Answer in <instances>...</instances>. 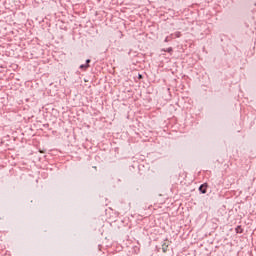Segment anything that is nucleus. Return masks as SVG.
<instances>
[{
    "label": "nucleus",
    "instance_id": "nucleus-1",
    "mask_svg": "<svg viewBox=\"0 0 256 256\" xmlns=\"http://www.w3.org/2000/svg\"><path fill=\"white\" fill-rule=\"evenodd\" d=\"M199 191H201V193H203V194L207 193V184H202L199 187Z\"/></svg>",
    "mask_w": 256,
    "mask_h": 256
},
{
    "label": "nucleus",
    "instance_id": "nucleus-2",
    "mask_svg": "<svg viewBox=\"0 0 256 256\" xmlns=\"http://www.w3.org/2000/svg\"><path fill=\"white\" fill-rule=\"evenodd\" d=\"M167 249H169V243H167V240L162 244V251L163 253H166Z\"/></svg>",
    "mask_w": 256,
    "mask_h": 256
},
{
    "label": "nucleus",
    "instance_id": "nucleus-3",
    "mask_svg": "<svg viewBox=\"0 0 256 256\" xmlns=\"http://www.w3.org/2000/svg\"><path fill=\"white\" fill-rule=\"evenodd\" d=\"M80 69H84V70H86V69H89V64H82V65H80Z\"/></svg>",
    "mask_w": 256,
    "mask_h": 256
},
{
    "label": "nucleus",
    "instance_id": "nucleus-4",
    "mask_svg": "<svg viewBox=\"0 0 256 256\" xmlns=\"http://www.w3.org/2000/svg\"><path fill=\"white\" fill-rule=\"evenodd\" d=\"M236 233H243V229L241 228V226H237Z\"/></svg>",
    "mask_w": 256,
    "mask_h": 256
},
{
    "label": "nucleus",
    "instance_id": "nucleus-5",
    "mask_svg": "<svg viewBox=\"0 0 256 256\" xmlns=\"http://www.w3.org/2000/svg\"><path fill=\"white\" fill-rule=\"evenodd\" d=\"M166 51L167 53H171L173 51V48H168Z\"/></svg>",
    "mask_w": 256,
    "mask_h": 256
},
{
    "label": "nucleus",
    "instance_id": "nucleus-6",
    "mask_svg": "<svg viewBox=\"0 0 256 256\" xmlns=\"http://www.w3.org/2000/svg\"><path fill=\"white\" fill-rule=\"evenodd\" d=\"M86 63L87 65H89V63H91V60L90 59L86 60Z\"/></svg>",
    "mask_w": 256,
    "mask_h": 256
},
{
    "label": "nucleus",
    "instance_id": "nucleus-7",
    "mask_svg": "<svg viewBox=\"0 0 256 256\" xmlns=\"http://www.w3.org/2000/svg\"><path fill=\"white\" fill-rule=\"evenodd\" d=\"M139 79H143V76L139 75Z\"/></svg>",
    "mask_w": 256,
    "mask_h": 256
},
{
    "label": "nucleus",
    "instance_id": "nucleus-8",
    "mask_svg": "<svg viewBox=\"0 0 256 256\" xmlns=\"http://www.w3.org/2000/svg\"><path fill=\"white\" fill-rule=\"evenodd\" d=\"M177 37H179V33L177 34Z\"/></svg>",
    "mask_w": 256,
    "mask_h": 256
}]
</instances>
